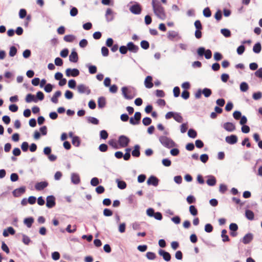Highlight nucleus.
<instances>
[{"label":"nucleus","mask_w":262,"mask_h":262,"mask_svg":"<svg viewBox=\"0 0 262 262\" xmlns=\"http://www.w3.org/2000/svg\"><path fill=\"white\" fill-rule=\"evenodd\" d=\"M152 6L155 15L160 19L164 20L166 15L164 8L161 6L158 0H152Z\"/></svg>","instance_id":"obj_1"},{"label":"nucleus","mask_w":262,"mask_h":262,"mask_svg":"<svg viewBox=\"0 0 262 262\" xmlns=\"http://www.w3.org/2000/svg\"><path fill=\"white\" fill-rule=\"evenodd\" d=\"M121 90L123 96L126 99H132L137 95L135 88L128 89L127 87L124 86L122 88Z\"/></svg>","instance_id":"obj_2"},{"label":"nucleus","mask_w":262,"mask_h":262,"mask_svg":"<svg viewBox=\"0 0 262 262\" xmlns=\"http://www.w3.org/2000/svg\"><path fill=\"white\" fill-rule=\"evenodd\" d=\"M159 141L160 143L166 148H170L176 146L174 142L170 138L166 136H161L159 138Z\"/></svg>","instance_id":"obj_3"},{"label":"nucleus","mask_w":262,"mask_h":262,"mask_svg":"<svg viewBox=\"0 0 262 262\" xmlns=\"http://www.w3.org/2000/svg\"><path fill=\"white\" fill-rule=\"evenodd\" d=\"M198 54L200 56H203L204 54L205 57L208 59L211 58L212 56V52L211 51L208 49L205 51V48L203 47H200L198 49Z\"/></svg>","instance_id":"obj_4"},{"label":"nucleus","mask_w":262,"mask_h":262,"mask_svg":"<svg viewBox=\"0 0 262 262\" xmlns=\"http://www.w3.org/2000/svg\"><path fill=\"white\" fill-rule=\"evenodd\" d=\"M130 139L126 136L121 135L119 137L118 143L121 147H125L128 146Z\"/></svg>","instance_id":"obj_5"},{"label":"nucleus","mask_w":262,"mask_h":262,"mask_svg":"<svg viewBox=\"0 0 262 262\" xmlns=\"http://www.w3.org/2000/svg\"><path fill=\"white\" fill-rule=\"evenodd\" d=\"M141 118V114L140 112H137L134 114V118L131 117L129 119V123L133 125H137L140 123Z\"/></svg>","instance_id":"obj_6"},{"label":"nucleus","mask_w":262,"mask_h":262,"mask_svg":"<svg viewBox=\"0 0 262 262\" xmlns=\"http://www.w3.org/2000/svg\"><path fill=\"white\" fill-rule=\"evenodd\" d=\"M79 71L77 69H67L66 71V76L68 77H76L79 75Z\"/></svg>","instance_id":"obj_7"},{"label":"nucleus","mask_w":262,"mask_h":262,"mask_svg":"<svg viewBox=\"0 0 262 262\" xmlns=\"http://www.w3.org/2000/svg\"><path fill=\"white\" fill-rule=\"evenodd\" d=\"M141 10L142 9H141V6L138 4L134 5L129 8L130 11L132 13L135 14H140L141 12Z\"/></svg>","instance_id":"obj_8"},{"label":"nucleus","mask_w":262,"mask_h":262,"mask_svg":"<svg viewBox=\"0 0 262 262\" xmlns=\"http://www.w3.org/2000/svg\"><path fill=\"white\" fill-rule=\"evenodd\" d=\"M55 205V199L53 195H50L47 198L46 206L48 208H51Z\"/></svg>","instance_id":"obj_9"},{"label":"nucleus","mask_w":262,"mask_h":262,"mask_svg":"<svg viewBox=\"0 0 262 262\" xmlns=\"http://www.w3.org/2000/svg\"><path fill=\"white\" fill-rule=\"evenodd\" d=\"M77 90L80 93H84L89 95L91 93V90L89 88L84 84H79L77 86Z\"/></svg>","instance_id":"obj_10"},{"label":"nucleus","mask_w":262,"mask_h":262,"mask_svg":"<svg viewBox=\"0 0 262 262\" xmlns=\"http://www.w3.org/2000/svg\"><path fill=\"white\" fill-rule=\"evenodd\" d=\"M253 238V235L251 233L246 234L242 239V242L244 244L247 245L250 243Z\"/></svg>","instance_id":"obj_11"},{"label":"nucleus","mask_w":262,"mask_h":262,"mask_svg":"<svg viewBox=\"0 0 262 262\" xmlns=\"http://www.w3.org/2000/svg\"><path fill=\"white\" fill-rule=\"evenodd\" d=\"M225 140L228 144H234L237 142V137L235 135H232L226 137Z\"/></svg>","instance_id":"obj_12"},{"label":"nucleus","mask_w":262,"mask_h":262,"mask_svg":"<svg viewBox=\"0 0 262 262\" xmlns=\"http://www.w3.org/2000/svg\"><path fill=\"white\" fill-rule=\"evenodd\" d=\"M147 183L148 185H152L154 186H157L159 183V180L157 177L151 176L148 179Z\"/></svg>","instance_id":"obj_13"},{"label":"nucleus","mask_w":262,"mask_h":262,"mask_svg":"<svg viewBox=\"0 0 262 262\" xmlns=\"http://www.w3.org/2000/svg\"><path fill=\"white\" fill-rule=\"evenodd\" d=\"M158 253L160 256L163 257L165 260L168 261L170 260L171 256L168 252H166L162 249H160L158 251Z\"/></svg>","instance_id":"obj_14"},{"label":"nucleus","mask_w":262,"mask_h":262,"mask_svg":"<svg viewBox=\"0 0 262 262\" xmlns=\"http://www.w3.org/2000/svg\"><path fill=\"white\" fill-rule=\"evenodd\" d=\"M224 129L228 132H233L235 129V125L231 122H226L223 125Z\"/></svg>","instance_id":"obj_15"},{"label":"nucleus","mask_w":262,"mask_h":262,"mask_svg":"<svg viewBox=\"0 0 262 262\" xmlns=\"http://www.w3.org/2000/svg\"><path fill=\"white\" fill-rule=\"evenodd\" d=\"M48 185V183L47 182H40L37 183L35 185V188L37 190L40 191L43 190Z\"/></svg>","instance_id":"obj_16"},{"label":"nucleus","mask_w":262,"mask_h":262,"mask_svg":"<svg viewBox=\"0 0 262 262\" xmlns=\"http://www.w3.org/2000/svg\"><path fill=\"white\" fill-rule=\"evenodd\" d=\"M128 50L134 53H137L139 50L138 46L135 45L133 42H129L127 45Z\"/></svg>","instance_id":"obj_17"},{"label":"nucleus","mask_w":262,"mask_h":262,"mask_svg":"<svg viewBox=\"0 0 262 262\" xmlns=\"http://www.w3.org/2000/svg\"><path fill=\"white\" fill-rule=\"evenodd\" d=\"M152 78L150 76H148L146 77L144 84L146 88L148 89H150L153 86V83L152 82Z\"/></svg>","instance_id":"obj_18"},{"label":"nucleus","mask_w":262,"mask_h":262,"mask_svg":"<svg viewBox=\"0 0 262 262\" xmlns=\"http://www.w3.org/2000/svg\"><path fill=\"white\" fill-rule=\"evenodd\" d=\"M78 60V56L76 51H73L69 56V60L71 62H77Z\"/></svg>","instance_id":"obj_19"},{"label":"nucleus","mask_w":262,"mask_h":262,"mask_svg":"<svg viewBox=\"0 0 262 262\" xmlns=\"http://www.w3.org/2000/svg\"><path fill=\"white\" fill-rule=\"evenodd\" d=\"M25 101L27 103H30L32 101L37 102V99L35 97L34 95L32 94H28L26 97Z\"/></svg>","instance_id":"obj_20"},{"label":"nucleus","mask_w":262,"mask_h":262,"mask_svg":"<svg viewBox=\"0 0 262 262\" xmlns=\"http://www.w3.org/2000/svg\"><path fill=\"white\" fill-rule=\"evenodd\" d=\"M15 233V230L14 229L11 227H8L7 229H5L3 231V235L5 237H7L9 235V234L11 235H13Z\"/></svg>","instance_id":"obj_21"},{"label":"nucleus","mask_w":262,"mask_h":262,"mask_svg":"<svg viewBox=\"0 0 262 262\" xmlns=\"http://www.w3.org/2000/svg\"><path fill=\"white\" fill-rule=\"evenodd\" d=\"M105 17L108 21H111L113 19V11L111 9H107L105 13Z\"/></svg>","instance_id":"obj_22"},{"label":"nucleus","mask_w":262,"mask_h":262,"mask_svg":"<svg viewBox=\"0 0 262 262\" xmlns=\"http://www.w3.org/2000/svg\"><path fill=\"white\" fill-rule=\"evenodd\" d=\"M71 181L75 184H78L80 181L79 176L77 173H72Z\"/></svg>","instance_id":"obj_23"},{"label":"nucleus","mask_w":262,"mask_h":262,"mask_svg":"<svg viewBox=\"0 0 262 262\" xmlns=\"http://www.w3.org/2000/svg\"><path fill=\"white\" fill-rule=\"evenodd\" d=\"M206 183L209 186H212L215 185L216 183V180L214 176H209V178L207 180Z\"/></svg>","instance_id":"obj_24"},{"label":"nucleus","mask_w":262,"mask_h":262,"mask_svg":"<svg viewBox=\"0 0 262 262\" xmlns=\"http://www.w3.org/2000/svg\"><path fill=\"white\" fill-rule=\"evenodd\" d=\"M132 156L135 157H139L140 155V146L138 145H136L134 146V149L132 152Z\"/></svg>","instance_id":"obj_25"},{"label":"nucleus","mask_w":262,"mask_h":262,"mask_svg":"<svg viewBox=\"0 0 262 262\" xmlns=\"http://www.w3.org/2000/svg\"><path fill=\"white\" fill-rule=\"evenodd\" d=\"M261 50V44L259 42L255 43L253 47V51L254 53L258 54L260 52Z\"/></svg>","instance_id":"obj_26"},{"label":"nucleus","mask_w":262,"mask_h":262,"mask_svg":"<svg viewBox=\"0 0 262 262\" xmlns=\"http://www.w3.org/2000/svg\"><path fill=\"white\" fill-rule=\"evenodd\" d=\"M118 187L121 189H124L126 187V183L123 181H120L118 179L116 180Z\"/></svg>","instance_id":"obj_27"},{"label":"nucleus","mask_w":262,"mask_h":262,"mask_svg":"<svg viewBox=\"0 0 262 262\" xmlns=\"http://www.w3.org/2000/svg\"><path fill=\"white\" fill-rule=\"evenodd\" d=\"M33 222H34V219L33 217H31L26 218L24 220V223L26 225V226L28 228H30L32 226Z\"/></svg>","instance_id":"obj_28"},{"label":"nucleus","mask_w":262,"mask_h":262,"mask_svg":"<svg viewBox=\"0 0 262 262\" xmlns=\"http://www.w3.org/2000/svg\"><path fill=\"white\" fill-rule=\"evenodd\" d=\"M63 39L66 42H72L75 39V36L73 35H67L64 36Z\"/></svg>","instance_id":"obj_29"},{"label":"nucleus","mask_w":262,"mask_h":262,"mask_svg":"<svg viewBox=\"0 0 262 262\" xmlns=\"http://www.w3.org/2000/svg\"><path fill=\"white\" fill-rule=\"evenodd\" d=\"M245 215L246 217L250 220H253L254 219V213L250 210H246Z\"/></svg>","instance_id":"obj_30"},{"label":"nucleus","mask_w":262,"mask_h":262,"mask_svg":"<svg viewBox=\"0 0 262 262\" xmlns=\"http://www.w3.org/2000/svg\"><path fill=\"white\" fill-rule=\"evenodd\" d=\"M72 144L76 147H78L80 144V138L78 136L73 137L72 140Z\"/></svg>","instance_id":"obj_31"},{"label":"nucleus","mask_w":262,"mask_h":262,"mask_svg":"<svg viewBox=\"0 0 262 262\" xmlns=\"http://www.w3.org/2000/svg\"><path fill=\"white\" fill-rule=\"evenodd\" d=\"M105 104H106L105 99L104 97H100L98 99V105L99 107H100V108L104 107L105 105Z\"/></svg>","instance_id":"obj_32"},{"label":"nucleus","mask_w":262,"mask_h":262,"mask_svg":"<svg viewBox=\"0 0 262 262\" xmlns=\"http://www.w3.org/2000/svg\"><path fill=\"white\" fill-rule=\"evenodd\" d=\"M173 119L179 123H182L183 121V117L180 113H175Z\"/></svg>","instance_id":"obj_33"},{"label":"nucleus","mask_w":262,"mask_h":262,"mask_svg":"<svg viewBox=\"0 0 262 262\" xmlns=\"http://www.w3.org/2000/svg\"><path fill=\"white\" fill-rule=\"evenodd\" d=\"M227 231L226 229H223L222 231V237L223 242L228 241L229 240L228 236L227 235Z\"/></svg>","instance_id":"obj_34"},{"label":"nucleus","mask_w":262,"mask_h":262,"mask_svg":"<svg viewBox=\"0 0 262 262\" xmlns=\"http://www.w3.org/2000/svg\"><path fill=\"white\" fill-rule=\"evenodd\" d=\"M16 53H17L16 48L14 46L11 47L10 48V51H9V56L10 57H13L16 54Z\"/></svg>","instance_id":"obj_35"},{"label":"nucleus","mask_w":262,"mask_h":262,"mask_svg":"<svg viewBox=\"0 0 262 262\" xmlns=\"http://www.w3.org/2000/svg\"><path fill=\"white\" fill-rule=\"evenodd\" d=\"M249 89L248 84L245 82H243L240 84V90L242 92H246Z\"/></svg>","instance_id":"obj_36"},{"label":"nucleus","mask_w":262,"mask_h":262,"mask_svg":"<svg viewBox=\"0 0 262 262\" xmlns=\"http://www.w3.org/2000/svg\"><path fill=\"white\" fill-rule=\"evenodd\" d=\"M188 136L190 138H195L197 136V133L194 129H190L188 132Z\"/></svg>","instance_id":"obj_37"},{"label":"nucleus","mask_w":262,"mask_h":262,"mask_svg":"<svg viewBox=\"0 0 262 262\" xmlns=\"http://www.w3.org/2000/svg\"><path fill=\"white\" fill-rule=\"evenodd\" d=\"M222 34L226 37H229L231 36V32L227 29H222L221 30Z\"/></svg>","instance_id":"obj_38"},{"label":"nucleus","mask_w":262,"mask_h":262,"mask_svg":"<svg viewBox=\"0 0 262 262\" xmlns=\"http://www.w3.org/2000/svg\"><path fill=\"white\" fill-rule=\"evenodd\" d=\"M202 93L205 96V97H208L211 95L212 91L209 89L205 88L203 90Z\"/></svg>","instance_id":"obj_39"},{"label":"nucleus","mask_w":262,"mask_h":262,"mask_svg":"<svg viewBox=\"0 0 262 262\" xmlns=\"http://www.w3.org/2000/svg\"><path fill=\"white\" fill-rule=\"evenodd\" d=\"M108 144L115 149H118L119 148L118 143L115 139L110 140L108 141Z\"/></svg>","instance_id":"obj_40"},{"label":"nucleus","mask_w":262,"mask_h":262,"mask_svg":"<svg viewBox=\"0 0 262 262\" xmlns=\"http://www.w3.org/2000/svg\"><path fill=\"white\" fill-rule=\"evenodd\" d=\"M203 15L206 17H209L211 15V12L208 7L205 8L203 10Z\"/></svg>","instance_id":"obj_41"},{"label":"nucleus","mask_w":262,"mask_h":262,"mask_svg":"<svg viewBox=\"0 0 262 262\" xmlns=\"http://www.w3.org/2000/svg\"><path fill=\"white\" fill-rule=\"evenodd\" d=\"M189 211H190V213L192 215H194V216L197 215V214H198V210L195 207V206L193 205H191L189 207Z\"/></svg>","instance_id":"obj_42"},{"label":"nucleus","mask_w":262,"mask_h":262,"mask_svg":"<svg viewBox=\"0 0 262 262\" xmlns=\"http://www.w3.org/2000/svg\"><path fill=\"white\" fill-rule=\"evenodd\" d=\"M100 136L101 139L105 140L108 138V134L105 130H102L100 132Z\"/></svg>","instance_id":"obj_43"},{"label":"nucleus","mask_w":262,"mask_h":262,"mask_svg":"<svg viewBox=\"0 0 262 262\" xmlns=\"http://www.w3.org/2000/svg\"><path fill=\"white\" fill-rule=\"evenodd\" d=\"M151 121V119L149 117L144 118L142 120V123L145 126H147L150 124Z\"/></svg>","instance_id":"obj_44"},{"label":"nucleus","mask_w":262,"mask_h":262,"mask_svg":"<svg viewBox=\"0 0 262 262\" xmlns=\"http://www.w3.org/2000/svg\"><path fill=\"white\" fill-rule=\"evenodd\" d=\"M146 255L147 258L150 260H154L156 257V254L151 252H147Z\"/></svg>","instance_id":"obj_45"},{"label":"nucleus","mask_w":262,"mask_h":262,"mask_svg":"<svg viewBox=\"0 0 262 262\" xmlns=\"http://www.w3.org/2000/svg\"><path fill=\"white\" fill-rule=\"evenodd\" d=\"M140 45H141V47L143 49H145V50L148 49L149 47V44L148 42L146 40H142L141 42Z\"/></svg>","instance_id":"obj_46"},{"label":"nucleus","mask_w":262,"mask_h":262,"mask_svg":"<svg viewBox=\"0 0 262 262\" xmlns=\"http://www.w3.org/2000/svg\"><path fill=\"white\" fill-rule=\"evenodd\" d=\"M88 121L89 122L95 125H97L99 123V120L97 118L92 117H89Z\"/></svg>","instance_id":"obj_47"},{"label":"nucleus","mask_w":262,"mask_h":262,"mask_svg":"<svg viewBox=\"0 0 262 262\" xmlns=\"http://www.w3.org/2000/svg\"><path fill=\"white\" fill-rule=\"evenodd\" d=\"M99 184V179L96 178H93L91 180V184L93 186H96Z\"/></svg>","instance_id":"obj_48"},{"label":"nucleus","mask_w":262,"mask_h":262,"mask_svg":"<svg viewBox=\"0 0 262 262\" xmlns=\"http://www.w3.org/2000/svg\"><path fill=\"white\" fill-rule=\"evenodd\" d=\"M186 200H187V202H188V203L189 204L194 203L195 202V198L193 195H191L188 196L186 199Z\"/></svg>","instance_id":"obj_49"},{"label":"nucleus","mask_w":262,"mask_h":262,"mask_svg":"<svg viewBox=\"0 0 262 262\" xmlns=\"http://www.w3.org/2000/svg\"><path fill=\"white\" fill-rule=\"evenodd\" d=\"M194 26L196 30H202L203 29V27L201 23V21L199 20H196L194 22Z\"/></svg>","instance_id":"obj_50"},{"label":"nucleus","mask_w":262,"mask_h":262,"mask_svg":"<svg viewBox=\"0 0 262 262\" xmlns=\"http://www.w3.org/2000/svg\"><path fill=\"white\" fill-rule=\"evenodd\" d=\"M27 15V11L24 9H21L19 12V16L20 18H25Z\"/></svg>","instance_id":"obj_51"},{"label":"nucleus","mask_w":262,"mask_h":262,"mask_svg":"<svg viewBox=\"0 0 262 262\" xmlns=\"http://www.w3.org/2000/svg\"><path fill=\"white\" fill-rule=\"evenodd\" d=\"M89 71L90 74H94L97 72V67L95 66H90Z\"/></svg>","instance_id":"obj_52"},{"label":"nucleus","mask_w":262,"mask_h":262,"mask_svg":"<svg viewBox=\"0 0 262 262\" xmlns=\"http://www.w3.org/2000/svg\"><path fill=\"white\" fill-rule=\"evenodd\" d=\"M103 214L106 216H110L113 215V211L107 208H105L103 210Z\"/></svg>","instance_id":"obj_53"},{"label":"nucleus","mask_w":262,"mask_h":262,"mask_svg":"<svg viewBox=\"0 0 262 262\" xmlns=\"http://www.w3.org/2000/svg\"><path fill=\"white\" fill-rule=\"evenodd\" d=\"M208 156L206 154H203L200 156V160L204 163L207 162V161L208 160Z\"/></svg>","instance_id":"obj_54"},{"label":"nucleus","mask_w":262,"mask_h":262,"mask_svg":"<svg viewBox=\"0 0 262 262\" xmlns=\"http://www.w3.org/2000/svg\"><path fill=\"white\" fill-rule=\"evenodd\" d=\"M76 82L75 80L71 79L68 82V86L71 89H74L76 86Z\"/></svg>","instance_id":"obj_55"},{"label":"nucleus","mask_w":262,"mask_h":262,"mask_svg":"<svg viewBox=\"0 0 262 262\" xmlns=\"http://www.w3.org/2000/svg\"><path fill=\"white\" fill-rule=\"evenodd\" d=\"M108 148L107 145L105 144H101L99 146V149L101 152H105Z\"/></svg>","instance_id":"obj_56"},{"label":"nucleus","mask_w":262,"mask_h":262,"mask_svg":"<svg viewBox=\"0 0 262 262\" xmlns=\"http://www.w3.org/2000/svg\"><path fill=\"white\" fill-rule=\"evenodd\" d=\"M173 95L175 97H178L180 95V90L178 86H176L173 90Z\"/></svg>","instance_id":"obj_57"},{"label":"nucleus","mask_w":262,"mask_h":262,"mask_svg":"<svg viewBox=\"0 0 262 262\" xmlns=\"http://www.w3.org/2000/svg\"><path fill=\"white\" fill-rule=\"evenodd\" d=\"M109 51L108 49L105 47H103L101 48V53L103 56H107L108 55Z\"/></svg>","instance_id":"obj_58"},{"label":"nucleus","mask_w":262,"mask_h":262,"mask_svg":"<svg viewBox=\"0 0 262 262\" xmlns=\"http://www.w3.org/2000/svg\"><path fill=\"white\" fill-rule=\"evenodd\" d=\"M205 230L206 232L210 233L213 230V227L210 224H207L205 226Z\"/></svg>","instance_id":"obj_59"},{"label":"nucleus","mask_w":262,"mask_h":262,"mask_svg":"<svg viewBox=\"0 0 262 262\" xmlns=\"http://www.w3.org/2000/svg\"><path fill=\"white\" fill-rule=\"evenodd\" d=\"M229 229L231 231H236L238 229V226L235 223H231L229 225Z\"/></svg>","instance_id":"obj_60"},{"label":"nucleus","mask_w":262,"mask_h":262,"mask_svg":"<svg viewBox=\"0 0 262 262\" xmlns=\"http://www.w3.org/2000/svg\"><path fill=\"white\" fill-rule=\"evenodd\" d=\"M105 191V189L102 186H99L96 188V191L98 194H101L103 193Z\"/></svg>","instance_id":"obj_61"},{"label":"nucleus","mask_w":262,"mask_h":262,"mask_svg":"<svg viewBox=\"0 0 262 262\" xmlns=\"http://www.w3.org/2000/svg\"><path fill=\"white\" fill-rule=\"evenodd\" d=\"M222 12L221 10H219L216 11L214 15V17L217 20H220L222 18Z\"/></svg>","instance_id":"obj_62"},{"label":"nucleus","mask_w":262,"mask_h":262,"mask_svg":"<svg viewBox=\"0 0 262 262\" xmlns=\"http://www.w3.org/2000/svg\"><path fill=\"white\" fill-rule=\"evenodd\" d=\"M162 164L165 166H166V167H168V166H170L171 165V162L170 160L168 159H164L162 160Z\"/></svg>","instance_id":"obj_63"},{"label":"nucleus","mask_w":262,"mask_h":262,"mask_svg":"<svg viewBox=\"0 0 262 262\" xmlns=\"http://www.w3.org/2000/svg\"><path fill=\"white\" fill-rule=\"evenodd\" d=\"M255 75L256 77L262 79V68H259L255 72Z\"/></svg>","instance_id":"obj_64"}]
</instances>
